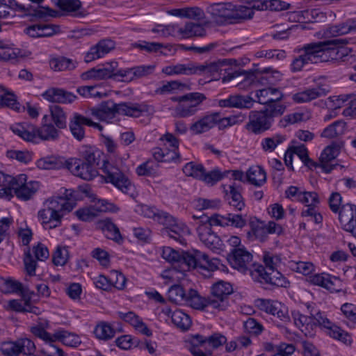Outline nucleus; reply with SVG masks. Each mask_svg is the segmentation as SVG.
<instances>
[{
	"label": "nucleus",
	"instance_id": "44",
	"mask_svg": "<svg viewBox=\"0 0 356 356\" xmlns=\"http://www.w3.org/2000/svg\"><path fill=\"white\" fill-rule=\"evenodd\" d=\"M67 159L55 156H47L38 161V166L44 170L67 169Z\"/></svg>",
	"mask_w": 356,
	"mask_h": 356
},
{
	"label": "nucleus",
	"instance_id": "20",
	"mask_svg": "<svg viewBox=\"0 0 356 356\" xmlns=\"http://www.w3.org/2000/svg\"><path fill=\"white\" fill-rule=\"evenodd\" d=\"M67 169L74 176L86 181H90L98 175V170L86 164L79 158L67 159Z\"/></svg>",
	"mask_w": 356,
	"mask_h": 356
},
{
	"label": "nucleus",
	"instance_id": "19",
	"mask_svg": "<svg viewBox=\"0 0 356 356\" xmlns=\"http://www.w3.org/2000/svg\"><path fill=\"white\" fill-rule=\"evenodd\" d=\"M118 63L112 62L101 68L93 67L83 72L81 75L83 80H102L113 79L120 81V70L118 68Z\"/></svg>",
	"mask_w": 356,
	"mask_h": 356
},
{
	"label": "nucleus",
	"instance_id": "60",
	"mask_svg": "<svg viewBox=\"0 0 356 356\" xmlns=\"http://www.w3.org/2000/svg\"><path fill=\"white\" fill-rule=\"evenodd\" d=\"M346 124L341 120H337L327 127L321 134V137L333 138L343 134Z\"/></svg>",
	"mask_w": 356,
	"mask_h": 356
},
{
	"label": "nucleus",
	"instance_id": "63",
	"mask_svg": "<svg viewBox=\"0 0 356 356\" xmlns=\"http://www.w3.org/2000/svg\"><path fill=\"white\" fill-rule=\"evenodd\" d=\"M175 90H179L181 91L190 90V85L184 83H181L178 81H172L167 82L162 86L156 90V92L159 94H165L171 92Z\"/></svg>",
	"mask_w": 356,
	"mask_h": 356
},
{
	"label": "nucleus",
	"instance_id": "18",
	"mask_svg": "<svg viewBox=\"0 0 356 356\" xmlns=\"http://www.w3.org/2000/svg\"><path fill=\"white\" fill-rule=\"evenodd\" d=\"M49 256L47 248L42 243H38L32 248V252L29 248L24 252V263L27 274L30 276L35 275V269L38 266L37 261H44Z\"/></svg>",
	"mask_w": 356,
	"mask_h": 356
},
{
	"label": "nucleus",
	"instance_id": "34",
	"mask_svg": "<svg viewBox=\"0 0 356 356\" xmlns=\"http://www.w3.org/2000/svg\"><path fill=\"white\" fill-rule=\"evenodd\" d=\"M119 318L133 326L136 330L147 337L152 335V332L147 327L143 320L134 312H118Z\"/></svg>",
	"mask_w": 356,
	"mask_h": 356
},
{
	"label": "nucleus",
	"instance_id": "41",
	"mask_svg": "<svg viewBox=\"0 0 356 356\" xmlns=\"http://www.w3.org/2000/svg\"><path fill=\"white\" fill-rule=\"evenodd\" d=\"M213 220L219 226H233L236 228H242L246 224V219L241 214L228 213L227 216L214 214Z\"/></svg>",
	"mask_w": 356,
	"mask_h": 356
},
{
	"label": "nucleus",
	"instance_id": "6",
	"mask_svg": "<svg viewBox=\"0 0 356 356\" xmlns=\"http://www.w3.org/2000/svg\"><path fill=\"white\" fill-rule=\"evenodd\" d=\"M341 200L342 197L339 193H333L329 198L330 208L334 213L339 212L341 227L356 237V206L346 204L339 209Z\"/></svg>",
	"mask_w": 356,
	"mask_h": 356
},
{
	"label": "nucleus",
	"instance_id": "57",
	"mask_svg": "<svg viewBox=\"0 0 356 356\" xmlns=\"http://www.w3.org/2000/svg\"><path fill=\"white\" fill-rule=\"evenodd\" d=\"M187 293L183 287L179 284H174L170 286L168 291V300L177 305L184 304Z\"/></svg>",
	"mask_w": 356,
	"mask_h": 356
},
{
	"label": "nucleus",
	"instance_id": "5",
	"mask_svg": "<svg viewBox=\"0 0 356 356\" xmlns=\"http://www.w3.org/2000/svg\"><path fill=\"white\" fill-rule=\"evenodd\" d=\"M234 59H222L216 62H211L204 65L195 63L197 74H204L212 77L215 80L222 79V82L230 81L235 78L243 76V70L235 67H232V63H236Z\"/></svg>",
	"mask_w": 356,
	"mask_h": 356
},
{
	"label": "nucleus",
	"instance_id": "58",
	"mask_svg": "<svg viewBox=\"0 0 356 356\" xmlns=\"http://www.w3.org/2000/svg\"><path fill=\"white\" fill-rule=\"evenodd\" d=\"M51 116L56 127L59 129L67 127V115L63 109L57 105L50 107Z\"/></svg>",
	"mask_w": 356,
	"mask_h": 356
},
{
	"label": "nucleus",
	"instance_id": "39",
	"mask_svg": "<svg viewBox=\"0 0 356 356\" xmlns=\"http://www.w3.org/2000/svg\"><path fill=\"white\" fill-rule=\"evenodd\" d=\"M88 122V118L74 113L70 121V129L72 136L79 141H81L85 137L84 126Z\"/></svg>",
	"mask_w": 356,
	"mask_h": 356
},
{
	"label": "nucleus",
	"instance_id": "50",
	"mask_svg": "<svg viewBox=\"0 0 356 356\" xmlns=\"http://www.w3.org/2000/svg\"><path fill=\"white\" fill-rule=\"evenodd\" d=\"M57 6L64 12L72 13L74 17H83L86 15L83 11L80 10V0H58Z\"/></svg>",
	"mask_w": 356,
	"mask_h": 356
},
{
	"label": "nucleus",
	"instance_id": "31",
	"mask_svg": "<svg viewBox=\"0 0 356 356\" xmlns=\"http://www.w3.org/2000/svg\"><path fill=\"white\" fill-rule=\"evenodd\" d=\"M291 316L296 326L298 327L305 336L312 337L314 335L315 324L312 321L311 314L306 316L301 314L299 311L293 310L291 312Z\"/></svg>",
	"mask_w": 356,
	"mask_h": 356
},
{
	"label": "nucleus",
	"instance_id": "49",
	"mask_svg": "<svg viewBox=\"0 0 356 356\" xmlns=\"http://www.w3.org/2000/svg\"><path fill=\"white\" fill-rule=\"evenodd\" d=\"M253 15L254 11L250 7L245 6H233L231 9L229 22L238 23L243 20L252 18Z\"/></svg>",
	"mask_w": 356,
	"mask_h": 356
},
{
	"label": "nucleus",
	"instance_id": "59",
	"mask_svg": "<svg viewBox=\"0 0 356 356\" xmlns=\"http://www.w3.org/2000/svg\"><path fill=\"white\" fill-rule=\"evenodd\" d=\"M232 7L233 6L230 3H214L209 9V13L214 17H220L229 21Z\"/></svg>",
	"mask_w": 356,
	"mask_h": 356
},
{
	"label": "nucleus",
	"instance_id": "27",
	"mask_svg": "<svg viewBox=\"0 0 356 356\" xmlns=\"http://www.w3.org/2000/svg\"><path fill=\"white\" fill-rule=\"evenodd\" d=\"M325 40L305 44L300 49L309 63H323Z\"/></svg>",
	"mask_w": 356,
	"mask_h": 356
},
{
	"label": "nucleus",
	"instance_id": "23",
	"mask_svg": "<svg viewBox=\"0 0 356 356\" xmlns=\"http://www.w3.org/2000/svg\"><path fill=\"white\" fill-rule=\"evenodd\" d=\"M343 146V143L342 141H334L324 149L319 158L321 168L323 172L330 173L335 168L336 165L329 164V162L339 155L340 149Z\"/></svg>",
	"mask_w": 356,
	"mask_h": 356
},
{
	"label": "nucleus",
	"instance_id": "14",
	"mask_svg": "<svg viewBox=\"0 0 356 356\" xmlns=\"http://www.w3.org/2000/svg\"><path fill=\"white\" fill-rule=\"evenodd\" d=\"M35 349V343L28 338L19 339L15 341H4L0 348L4 356H18L20 354L31 356Z\"/></svg>",
	"mask_w": 356,
	"mask_h": 356
},
{
	"label": "nucleus",
	"instance_id": "26",
	"mask_svg": "<svg viewBox=\"0 0 356 356\" xmlns=\"http://www.w3.org/2000/svg\"><path fill=\"white\" fill-rule=\"evenodd\" d=\"M31 330L35 337L44 340L45 342L49 343V348L51 349V350H47L45 349H42L41 350V353L44 356H65L61 348H59L54 345L53 343L55 341L54 334L51 335L50 333L47 332L43 327L40 326L32 327Z\"/></svg>",
	"mask_w": 356,
	"mask_h": 356
},
{
	"label": "nucleus",
	"instance_id": "3",
	"mask_svg": "<svg viewBox=\"0 0 356 356\" xmlns=\"http://www.w3.org/2000/svg\"><path fill=\"white\" fill-rule=\"evenodd\" d=\"M75 206L67 193L65 196H54L47 200L44 209L38 213V219L45 229H53L60 225L63 212L71 211Z\"/></svg>",
	"mask_w": 356,
	"mask_h": 356
},
{
	"label": "nucleus",
	"instance_id": "22",
	"mask_svg": "<svg viewBox=\"0 0 356 356\" xmlns=\"http://www.w3.org/2000/svg\"><path fill=\"white\" fill-rule=\"evenodd\" d=\"M227 259L232 267L245 273L251 266L252 255L245 248H232L227 256Z\"/></svg>",
	"mask_w": 356,
	"mask_h": 356
},
{
	"label": "nucleus",
	"instance_id": "56",
	"mask_svg": "<svg viewBox=\"0 0 356 356\" xmlns=\"http://www.w3.org/2000/svg\"><path fill=\"white\" fill-rule=\"evenodd\" d=\"M95 337L103 341H108L115 337V330L113 327L106 322H101L97 324L94 330Z\"/></svg>",
	"mask_w": 356,
	"mask_h": 356
},
{
	"label": "nucleus",
	"instance_id": "17",
	"mask_svg": "<svg viewBox=\"0 0 356 356\" xmlns=\"http://www.w3.org/2000/svg\"><path fill=\"white\" fill-rule=\"evenodd\" d=\"M165 227L162 229V234L174 239L181 245H186V241L184 238L186 234L190 233L188 227L183 222L178 220L169 214L162 223Z\"/></svg>",
	"mask_w": 356,
	"mask_h": 356
},
{
	"label": "nucleus",
	"instance_id": "4",
	"mask_svg": "<svg viewBox=\"0 0 356 356\" xmlns=\"http://www.w3.org/2000/svg\"><path fill=\"white\" fill-rule=\"evenodd\" d=\"M263 262L265 266L258 265L251 273L253 278L261 284L277 287H287L289 281L277 269L281 262L280 257L270 252H264Z\"/></svg>",
	"mask_w": 356,
	"mask_h": 356
},
{
	"label": "nucleus",
	"instance_id": "51",
	"mask_svg": "<svg viewBox=\"0 0 356 356\" xmlns=\"http://www.w3.org/2000/svg\"><path fill=\"white\" fill-rule=\"evenodd\" d=\"M194 63H188L187 64H177L164 67L162 70L167 75L174 74H185L191 75L196 74Z\"/></svg>",
	"mask_w": 356,
	"mask_h": 356
},
{
	"label": "nucleus",
	"instance_id": "37",
	"mask_svg": "<svg viewBox=\"0 0 356 356\" xmlns=\"http://www.w3.org/2000/svg\"><path fill=\"white\" fill-rule=\"evenodd\" d=\"M328 100L329 106L330 107V108L335 110L337 108H340L343 106H347L348 107L346 110L344 111V113H346V115H352V110L353 106H355V95H341L339 96L330 97L328 98Z\"/></svg>",
	"mask_w": 356,
	"mask_h": 356
},
{
	"label": "nucleus",
	"instance_id": "11",
	"mask_svg": "<svg viewBox=\"0 0 356 356\" xmlns=\"http://www.w3.org/2000/svg\"><path fill=\"white\" fill-rule=\"evenodd\" d=\"M243 79L238 83L241 88H248L259 83L261 84L273 83L282 79V74L271 67L264 68L260 72L243 70Z\"/></svg>",
	"mask_w": 356,
	"mask_h": 356
},
{
	"label": "nucleus",
	"instance_id": "1",
	"mask_svg": "<svg viewBox=\"0 0 356 356\" xmlns=\"http://www.w3.org/2000/svg\"><path fill=\"white\" fill-rule=\"evenodd\" d=\"M103 153L92 147H83L80 151V159L86 164L98 170L100 162H104L102 170L104 179L107 183H111L122 193L132 195L134 185L131 181L118 167L105 162L102 157Z\"/></svg>",
	"mask_w": 356,
	"mask_h": 356
},
{
	"label": "nucleus",
	"instance_id": "52",
	"mask_svg": "<svg viewBox=\"0 0 356 356\" xmlns=\"http://www.w3.org/2000/svg\"><path fill=\"white\" fill-rule=\"evenodd\" d=\"M38 142L39 140H56L59 137V131L52 124L46 123L38 127Z\"/></svg>",
	"mask_w": 356,
	"mask_h": 356
},
{
	"label": "nucleus",
	"instance_id": "15",
	"mask_svg": "<svg viewBox=\"0 0 356 356\" xmlns=\"http://www.w3.org/2000/svg\"><path fill=\"white\" fill-rule=\"evenodd\" d=\"M232 292V286L229 282L219 281L213 284L209 296L211 307L225 309L228 306V297Z\"/></svg>",
	"mask_w": 356,
	"mask_h": 356
},
{
	"label": "nucleus",
	"instance_id": "61",
	"mask_svg": "<svg viewBox=\"0 0 356 356\" xmlns=\"http://www.w3.org/2000/svg\"><path fill=\"white\" fill-rule=\"evenodd\" d=\"M286 139V136L275 134L272 137L265 138L261 140V145L264 151L272 152Z\"/></svg>",
	"mask_w": 356,
	"mask_h": 356
},
{
	"label": "nucleus",
	"instance_id": "28",
	"mask_svg": "<svg viewBox=\"0 0 356 356\" xmlns=\"http://www.w3.org/2000/svg\"><path fill=\"white\" fill-rule=\"evenodd\" d=\"M115 43L110 39H103L92 46L85 56V62L90 63L108 54L115 48Z\"/></svg>",
	"mask_w": 356,
	"mask_h": 356
},
{
	"label": "nucleus",
	"instance_id": "7",
	"mask_svg": "<svg viewBox=\"0 0 356 356\" xmlns=\"http://www.w3.org/2000/svg\"><path fill=\"white\" fill-rule=\"evenodd\" d=\"M281 108H262L260 111H252L249 114V121L245 124V129L254 134H261L269 130L275 120V118L280 117Z\"/></svg>",
	"mask_w": 356,
	"mask_h": 356
},
{
	"label": "nucleus",
	"instance_id": "16",
	"mask_svg": "<svg viewBox=\"0 0 356 356\" xmlns=\"http://www.w3.org/2000/svg\"><path fill=\"white\" fill-rule=\"evenodd\" d=\"M257 102L260 104L265 106L264 108H282L281 113L284 114L286 111V106L284 104H280V102L283 99L284 95L282 92L275 88L268 87L256 92Z\"/></svg>",
	"mask_w": 356,
	"mask_h": 356
},
{
	"label": "nucleus",
	"instance_id": "32",
	"mask_svg": "<svg viewBox=\"0 0 356 356\" xmlns=\"http://www.w3.org/2000/svg\"><path fill=\"white\" fill-rule=\"evenodd\" d=\"M255 101L249 95H231L225 99H220L218 105L220 107L250 108Z\"/></svg>",
	"mask_w": 356,
	"mask_h": 356
},
{
	"label": "nucleus",
	"instance_id": "24",
	"mask_svg": "<svg viewBox=\"0 0 356 356\" xmlns=\"http://www.w3.org/2000/svg\"><path fill=\"white\" fill-rule=\"evenodd\" d=\"M90 112L96 119L108 122L118 114V104L112 100L104 101L98 106L90 108Z\"/></svg>",
	"mask_w": 356,
	"mask_h": 356
},
{
	"label": "nucleus",
	"instance_id": "13",
	"mask_svg": "<svg viewBox=\"0 0 356 356\" xmlns=\"http://www.w3.org/2000/svg\"><path fill=\"white\" fill-rule=\"evenodd\" d=\"M312 321L315 324V329L317 326L323 327L328 330V334L345 344H350L352 342L351 336L341 327L332 323L321 312L316 313L310 312Z\"/></svg>",
	"mask_w": 356,
	"mask_h": 356
},
{
	"label": "nucleus",
	"instance_id": "55",
	"mask_svg": "<svg viewBox=\"0 0 356 356\" xmlns=\"http://www.w3.org/2000/svg\"><path fill=\"white\" fill-rule=\"evenodd\" d=\"M49 65L54 71L72 70L76 66V63L66 57L54 58L50 60Z\"/></svg>",
	"mask_w": 356,
	"mask_h": 356
},
{
	"label": "nucleus",
	"instance_id": "43",
	"mask_svg": "<svg viewBox=\"0 0 356 356\" xmlns=\"http://www.w3.org/2000/svg\"><path fill=\"white\" fill-rule=\"evenodd\" d=\"M136 211L146 218H152L161 225H162L163 221L165 220V217L169 215V213L165 211L159 210L155 207L147 204L138 206Z\"/></svg>",
	"mask_w": 356,
	"mask_h": 356
},
{
	"label": "nucleus",
	"instance_id": "54",
	"mask_svg": "<svg viewBox=\"0 0 356 356\" xmlns=\"http://www.w3.org/2000/svg\"><path fill=\"white\" fill-rule=\"evenodd\" d=\"M152 155L155 160L159 162H171L179 159L180 155L178 152L170 149H163L160 147H155L152 149Z\"/></svg>",
	"mask_w": 356,
	"mask_h": 356
},
{
	"label": "nucleus",
	"instance_id": "36",
	"mask_svg": "<svg viewBox=\"0 0 356 356\" xmlns=\"http://www.w3.org/2000/svg\"><path fill=\"white\" fill-rule=\"evenodd\" d=\"M225 197L230 206L238 211H241L245 207V202L241 193V186L233 183L225 188Z\"/></svg>",
	"mask_w": 356,
	"mask_h": 356
},
{
	"label": "nucleus",
	"instance_id": "47",
	"mask_svg": "<svg viewBox=\"0 0 356 356\" xmlns=\"http://www.w3.org/2000/svg\"><path fill=\"white\" fill-rule=\"evenodd\" d=\"M246 181L256 186H261L266 181V173L259 165L251 166L246 172Z\"/></svg>",
	"mask_w": 356,
	"mask_h": 356
},
{
	"label": "nucleus",
	"instance_id": "42",
	"mask_svg": "<svg viewBox=\"0 0 356 356\" xmlns=\"http://www.w3.org/2000/svg\"><path fill=\"white\" fill-rule=\"evenodd\" d=\"M165 314L171 317L172 322L182 330H187L191 325L190 316L181 310L172 312L170 308L164 310Z\"/></svg>",
	"mask_w": 356,
	"mask_h": 356
},
{
	"label": "nucleus",
	"instance_id": "9",
	"mask_svg": "<svg viewBox=\"0 0 356 356\" xmlns=\"http://www.w3.org/2000/svg\"><path fill=\"white\" fill-rule=\"evenodd\" d=\"M348 44L346 39L334 38L325 40L324 62H343L352 63L355 56L345 47Z\"/></svg>",
	"mask_w": 356,
	"mask_h": 356
},
{
	"label": "nucleus",
	"instance_id": "2",
	"mask_svg": "<svg viewBox=\"0 0 356 356\" xmlns=\"http://www.w3.org/2000/svg\"><path fill=\"white\" fill-rule=\"evenodd\" d=\"M162 257L169 262L184 265L187 269L198 268L200 270L208 272L218 269L220 264V259H210L207 254L196 250L192 252H183L180 254L171 248L167 247L163 250Z\"/></svg>",
	"mask_w": 356,
	"mask_h": 356
},
{
	"label": "nucleus",
	"instance_id": "33",
	"mask_svg": "<svg viewBox=\"0 0 356 356\" xmlns=\"http://www.w3.org/2000/svg\"><path fill=\"white\" fill-rule=\"evenodd\" d=\"M154 69L152 65H140L131 68L120 69V81L129 82L151 74Z\"/></svg>",
	"mask_w": 356,
	"mask_h": 356
},
{
	"label": "nucleus",
	"instance_id": "64",
	"mask_svg": "<svg viewBox=\"0 0 356 356\" xmlns=\"http://www.w3.org/2000/svg\"><path fill=\"white\" fill-rule=\"evenodd\" d=\"M204 168L202 164H196L194 162L186 163L183 168L184 173L188 177H193L197 179H201Z\"/></svg>",
	"mask_w": 356,
	"mask_h": 356
},
{
	"label": "nucleus",
	"instance_id": "29",
	"mask_svg": "<svg viewBox=\"0 0 356 356\" xmlns=\"http://www.w3.org/2000/svg\"><path fill=\"white\" fill-rule=\"evenodd\" d=\"M151 106L146 103L122 102L118 104V114L138 118L144 113H149Z\"/></svg>",
	"mask_w": 356,
	"mask_h": 356
},
{
	"label": "nucleus",
	"instance_id": "62",
	"mask_svg": "<svg viewBox=\"0 0 356 356\" xmlns=\"http://www.w3.org/2000/svg\"><path fill=\"white\" fill-rule=\"evenodd\" d=\"M0 60H14L18 57H22L21 50L19 49L11 48L8 44L0 40Z\"/></svg>",
	"mask_w": 356,
	"mask_h": 356
},
{
	"label": "nucleus",
	"instance_id": "21",
	"mask_svg": "<svg viewBox=\"0 0 356 356\" xmlns=\"http://www.w3.org/2000/svg\"><path fill=\"white\" fill-rule=\"evenodd\" d=\"M227 341V338L220 333H214L211 336L204 337L197 334L191 335L188 342L193 346H200L204 351L211 352V349L218 348Z\"/></svg>",
	"mask_w": 356,
	"mask_h": 356
},
{
	"label": "nucleus",
	"instance_id": "45",
	"mask_svg": "<svg viewBox=\"0 0 356 356\" xmlns=\"http://www.w3.org/2000/svg\"><path fill=\"white\" fill-rule=\"evenodd\" d=\"M31 8L30 6V8H26L16 0H0V19L8 17L10 15V10L14 12H26Z\"/></svg>",
	"mask_w": 356,
	"mask_h": 356
},
{
	"label": "nucleus",
	"instance_id": "30",
	"mask_svg": "<svg viewBox=\"0 0 356 356\" xmlns=\"http://www.w3.org/2000/svg\"><path fill=\"white\" fill-rule=\"evenodd\" d=\"M14 134L23 140L38 143V127L34 124L24 122L16 124L11 127Z\"/></svg>",
	"mask_w": 356,
	"mask_h": 356
},
{
	"label": "nucleus",
	"instance_id": "35",
	"mask_svg": "<svg viewBox=\"0 0 356 356\" xmlns=\"http://www.w3.org/2000/svg\"><path fill=\"white\" fill-rule=\"evenodd\" d=\"M328 90L322 86L307 88L305 90L295 93L292 95V99L298 104L311 102L318 97L326 95Z\"/></svg>",
	"mask_w": 356,
	"mask_h": 356
},
{
	"label": "nucleus",
	"instance_id": "10",
	"mask_svg": "<svg viewBox=\"0 0 356 356\" xmlns=\"http://www.w3.org/2000/svg\"><path fill=\"white\" fill-rule=\"evenodd\" d=\"M193 217L199 220L197 222L196 229L200 240L211 250H219L221 245V239L211 229L213 225H218L213 220L215 216L213 215L211 217L202 216L199 218L193 216Z\"/></svg>",
	"mask_w": 356,
	"mask_h": 356
},
{
	"label": "nucleus",
	"instance_id": "48",
	"mask_svg": "<svg viewBox=\"0 0 356 356\" xmlns=\"http://www.w3.org/2000/svg\"><path fill=\"white\" fill-rule=\"evenodd\" d=\"M210 300L209 297L206 298L200 296L196 290L190 289L184 304L196 309H204L207 307H211Z\"/></svg>",
	"mask_w": 356,
	"mask_h": 356
},
{
	"label": "nucleus",
	"instance_id": "53",
	"mask_svg": "<svg viewBox=\"0 0 356 356\" xmlns=\"http://www.w3.org/2000/svg\"><path fill=\"white\" fill-rule=\"evenodd\" d=\"M54 337L55 338V341H59L67 346L76 347L81 343V340L78 335L63 330L55 332Z\"/></svg>",
	"mask_w": 356,
	"mask_h": 356
},
{
	"label": "nucleus",
	"instance_id": "25",
	"mask_svg": "<svg viewBox=\"0 0 356 356\" xmlns=\"http://www.w3.org/2000/svg\"><path fill=\"white\" fill-rule=\"evenodd\" d=\"M42 97L47 101L58 104H71L77 97L72 92L59 88H50L42 94Z\"/></svg>",
	"mask_w": 356,
	"mask_h": 356
},
{
	"label": "nucleus",
	"instance_id": "12",
	"mask_svg": "<svg viewBox=\"0 0 356 356\" xmlns=\"http://www.w3.org/2000/svg\"><path fill=\"white\" fill-rule=\"evenodd\" d=\"M6 181L11 183L17 197L24 201L30 200L39 188V183L34 181H27V177L24 174L15 177L7 175Z\"/></svg>",
	"mask_w": 356,
	"mask_h": 356
},
{
	"label": "nucleus",
	"instance_id": "8",
	"mask_svg": "<svg viewBox=\"0 0 356 356\" xmlns=\"http://www.w3.org/2000/svg\"><path fill=\"white\" fill-rule=\"evenodd\" d=\"M207 99L201 92H189L181 96L172 97V102H177L173 109V115L177 118H188L195 115L200 106Z\"/></svg>",
	"mask_w": 356,
	"mask_h": 356
},
{
	"label": "nucleus",
	"instance_id": "38",
	"mask_svg": "<svg viewBox=\"0 0 356 356\" xmlns=\"http://www.w3.org/2000/svg\"><path fill=\"white\" fill-rule=\"evenodd\" d=\"M217 113H211L193 123L190 130L195 134H201L209 131L216 125Z\"/></svg>",
	"mask_w": 356,
	"mask_h": 356
},
{
	"label": "nucleus",
	"instance_id": "40",
	"mask_svg": "<svg viewBox=\"0 0 356 356\" xmlns=\"http://www.w3.org/2000/svg\"><path fill=\"white\" fill-rule=\"evenodd\" d=\"M177 33L181 38L186 39L204 36L206 35V29L200 23L188 22L184 26L179 27Z\"/></svg>",
	"mask_w": 356,
	"mask_h": 356
},
{
	"label": "nucleus",
	"instance_id": "46",
	"mask_svg": "<svg viewBox=\"0 0 356 356\" xmlns=\"http://www.w3.org/2000/svg\"><path fill=\"white\" fill-rule=\"evenodd\" d=\"M99 227L102 229L105 236L118 243L122 241L120 230L117 225L110 218H105L99 222Z\"/></svg>",
	"mask_w": 356,
	"mask_h": 356
}]
</instances>
